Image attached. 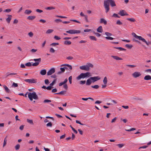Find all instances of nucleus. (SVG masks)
Masks as SVG:
<instances>
[{
  "label": "nucleus",
  "instance_id": "1a4fd4ad",
  "mask_svg": "<svg viewBox=\"0 0 151 151\" xmlns=\"http://www.w3.org/2000/svg\"><path fill=\"white\" fill-rule=\"evenodd\" d=\"M55 69L54 68H52L50 69L47 72V75L48 76H50L53 74L55 72Z\"/></svg>",
  "mask_w": 151,
  "mask_h": 151
},
{
  "label": "nucleus",
  "instance_id": "58836bf2",
  "mask_svg": "<svg viewBox=\"0 0 151 151\" xmlns=\"http://www.w3.org/2000/svg\"><path fill=\"white\" fill-rule=\"evenodd\" d=\"M27 121L28 122L30 123L31 124H33V123L32 120H30L28 119H27Z\"/></svg>",
  "mask_w": 151,
  "mask_h": 151
},
{
  "label": "nucleus",
  "instance_id": "9d476101",
  "mask_svg": "<svg viewBox=\"0 0 151 151\" xmlns=\"http://www.w3.org/2000/svg\"><path fill=\"white\" fill-rule=\"evenodd\" d=\"M90 79L92 80V82L93 83L95 81H97L100 79V78L99 76H95L94 77H90Z\"/></svg>",
  "mask_w": 151,
  "mask_h": 151
},
{
  "label": "nucleus",
  "instance_id": "f8f14e48",
  "mask_svg": "<svg viewBox=\"0 0 151 151\" xmlns=\"http://www.w3.org/2000/svg\"><path fill=\"white\" fill-rule=\"evenodd\" d=\"M80 68L82 70H85L87 71H88V68L87 67V65H83L80 67Z\"/></svg>",
  "mask_w": 151,
  "mask_h": 151
},
{
  "label": "nucleus",
  "instance_id": "ddd939ff",
  "mask_svg": "<svg viewBox=\"0 0 151 151\" xmlns=\"http://www.w3.org/2000/svg\"><path fill=\"white\" fill-rule=\"evenodd\" d=\"M100 23L101 24L103 23L104 25L107 24L106 21L104 18H101L100 19Z\"/></svg>",
  "mask_w": 151,
  "mask_h": 151
},
{
  "label": "nucleus",
  "instance_id": "4c0bfd02",
  "mask_svg": "<svg viewBox=\"0 0 151 151\" xmlns=\"http://www.w3.org/2000/svg\"><path fill=\"white\" fill-rule=\"evenodd\" d=\"M20 145L19 144H17L15 146V148L16 150H18L20 148Z\"/></svg>",
  "mask_w": 151,
  "mask_h": 151
},
{
  "label": "nucleus",
  "instance_id": "aec40b11",
  "mask_svg": "<svg viewBox=\"0 0 151 151\" xmlns=\"http://www.w3.org/2000/svg\"><path fill=\"white\" fill-rule=\"evenodd\" d=\"M8 16L9 17L6 19V20L8 23H9L12 19V15H8Z\"/></svg>",
  "mask_w": 151,
  "mask_h": 151
},
{
  "label": "nucleus",
  "instance_id": "473e14b6",
  "mask_svg": "<svg viewBox=\"0 0 151 151\" xmlns=\"http://www.w3.org/2000/svg\"><path fill=\"white\" fill-rule=\"evenodd\" d=\"M127 19L131 22H134L136 21L135 19L133 18H127Z\"/></svg>",
  "mask_w": 151,
  "mask_h": 151
},
{
  "label": "nucleus",
  "instance_id": "dca6fc26",
  "mask_svg": "<svg viewBox=\"0 0 151 151\" xmlns=\"http://www.w3.org/2000/svg\"><path fill=\"white\" fill-rule=\"evenodd\" d=\"M97 31L99 33H101L103 32V29L102 26H99L97 29Z\"/></svg>",
  "mask_w": 151,
  "mask_h": 151
},
{
  "label": "nucleus",
  "instance_id": "e433bc0d",
  "mask_svg": "<svg viewBox=\"0 0 151 151\" xmlns=\"http://www.w3.org/2000/svg\"><path fill=\"white\" fill-rule=\"evenodd\" d=\"M53 31V30L52 29H49L47 30L46 32V34H50Z\"/></svg>",
  "mask_w": 151,
  "mask_h": 151
},
{
  "label": "nucleus",
  "instance_id": "09e8293b",
  "mask_svg": "<svg viewBox=\"0 0 151 151\" xmlns=\"http://www.w3.org/2000/svg\"><path fill=\"white\" fill-rule=\"evenodd\" d=\"M72 76H70L68 78V80L69 82V83L70 84H71L72 83Z\"/></svg>",
  "mask_w": 151,
  "mask_h": 151
},
{
  "label": "nucleus",
  "instance_id": "f03ea898",
  "mask_svg": "<svg viewBox=\"0 0 151 151\" xmlns=\"http://www.w3.org/2000/svg\"><path fill=\"white\" fill-rule=\"evenodd\" d=\"M90 74L91 73L88 72L86 73H81L79 76L77 77L76 79L79 80L82 78H84L86 77H88L91 76Z\"/></svg>",
  "mask_w": 151,
  "mask_h": 151
},
{
  "label": "nucleus",
  "instance_id": "79ce46f5",
  "mask_svg": "<svg viewBox=\"0 0 151 151\" xmlns=\"http://www.w3.org/2000/svg\"><path fill=\"white\" fill-rule=\"evenodd\" d=\"M133 36L136 39H139V37L140 36H138L135 33H133Z\"/></svg>",
  "mask_w": 151,
  "mask_h": 151
},
{
  "label": "nucleus",
  "instance_id": "f3484780",
  "mask_svg": "<svg viewBox=\"0 0 151 151\" xmlns=\"http://www.w3.org/2000/svg\"><path fill=\"white\" fill-rule=\"evenodd\" d=\"M92 81L90 78L89 79L87 80L86 82V84L88 86L90 85L91 83L92 82Z\"/></svg>",
  "mask_w": 151,
  "mask_h": 151
},
{
  "label": "nucleus",
  "instance_id": "7c9ffc66",
  "mask_svg": "<svg viewBox=\"0 0 151 151\" xmlns=\"http://www.w3.org/2000/svg\"><path fill=\"white\" fill-rule=\"evenodd\" d=\"M32 12V11L30 10H28V9H27L25 10L24 12V13L25 14H29L31 13Z\"/></svg>",
  "mask_w": 151,
  "mask_h": 151
},
{
  "label": "nucleus",
  "instance_id": "49530a36",
  "mask_svg": "<svg viewBox=\"0 0 151 151\" xmlns=\"http://www.w3.org/2000/svg\"><path fill=\"white\" fill-rule=\"evenodd\" d=\"M116 24L118 25H122V23L119 20H118L117 21Z\"/></svg>",
  "mask_w": 151,
  "mask_h": 151
},
{
  "label": "nucleus",
  "instance_id": "412c9836",
  "mask_svg": "<svg viewBox=\"0 0 151 151\" xmlns=\"http://www.w3.org/2000/svg\"><path fill=\"white\" fill-rule=\"evenodd\" d=\"M40 73L42 75H45L46 73V70L45 69L42 70L40 71Z\"/></svg>",
  "mask_w": 151,
  "mask_h": 151
},
{
  "label": "nucleus",
  "instance_id": "6e6d98bb",
  "mask_svg": "<svg viewBox=\"0 0 151 151\" xmlns=\"http://www.w3.org/2000/svg\"><path fill=\"white\" fill-rule=\"evenodd\" d=\"M50 52L54 53L55 52V50L52 48H51L50 49Z\"/></svg>",
  "mask_w": 151,
  "mask_h": 151
},
{
  "label": "nucleus",
  "instance_id": "0e129e2a",
  "mask_svg": "<svg viewBox=\"0 0 151 151\" xmlns=\"http://www.w3.org/2000/svg\"><path fill=\"white\" fill-rule=\"evenodd\" d=\"M28 35L30 37H32L33 35V34L32 32H30L29 33Z\"/></svg>",
  "mask_w": 151,
  "mask_h": 151
},
{
  "label": "nucleus",
  "instance_id": "bb28decb",
  "mask_svg": "<svg viewBox=\"0 0 151 151\" xmlns=\"http://www.w3.org/2000/svg\"><path fill=\"white\" fill-rule=\"evenodd\" d=\"M89 38L92 40L96 41L97 40L96 37L93 36H90L89 37Z\"/></svg>",
  "mask_w": 151,
  "mask_h": 151
},
{
  "label": "nucleus",
  "instance_id": "774afa93",
  "mask_svg": "<svg viewBox=\"0 0 151 151\" xmlns=\"http://www.w3.org/2000/svg\"><path fill=\"white\" fill-rule=\"evenodd\" d=\"M36 11L37 12H39V13H40L42 12H43V11L42 10H40V9H36Z\"/></svg>",
  "mask_w": 151,
  "mask_h": 151
},
{
  "label": "nucleus",
  "instance_id": "864d4df0",
  "mask_svg": "<svg viewBox=\"0 0 151 151\" xmlns=\"http://www.w3.org/2000/svg\"><path fill=\"white\" fill-rule=\"evenodd\" d=\"M94 33L97 37H100L101 35V34L98 32H94Z\"/></svg>",
  "mask_w": 151,
  "mask_h": 151
},
{
  "label": "nucleus",
  "instance_id": "a211bd4d",
  "mask_svg": "<svg viewBox=\"0 0 151 151\" xmlns=\"http://www.w3.org/2000/svg\"><path fill=\"white\" fill-rule=\"evenodd\" d=\"M63 66H67L68 67V68H69V69L70 70H72V66L68 64H62L60 65L61 67Z\"/></svg>",
  "mask_w": 151,
  "mask_h": 151
},
{
  "label": "nucleus",
  "instance_id": "4468645a",
  "mask_svg": "<svg viewBox=\"0 0 151 151\" xmlns=\"http://www.w3.org/2000/svg\"><path fill=\"white\" fill-rule=\"evenodd\" d=\"M111 57L116 60H123L122 58H120L117 56L111 55Z\"/></svg>",
  "mask_w": 151,
  "mask_h": 151
},
{
  "label": "nucleus",
  "instance_id": "39448f33",
  "mask_svg": "<svg viewBox=\"0 0 151 151\" xmlns=\"http://www.w3.org/2000/svg\"><path fill=\"white\" fill-rule=\"evenodd\" d=\"M41 58H39L38 59H33V60L36 62L33 63L32 64V66H37L40 63L41 61Z\"/></svg>",
  "mask_w": 151,
  "mask_h": 151
},
{
  "label": "nucleus",
  "instance_id": "423d86ee",
  "mask_svg": "<svg viewBox=\"0 0 151 151\" xmlns=\"http://www.w3.org/2000/svg\"><path fill=\"white\" fill-rule=\"evenodd\" d=\"M105 34L107 36V37H105V38L106 39L110 40H113L114 39V38H113L110 37L112 35L111 33L109 32H105Z\"/></svg>",
  "mask_w": 151,
  "mask_h": 151
},
{
  "label": "nucleus",
  "instance_id": "6ab92c4d",
  "mask_svg": "<svg viewBox=\"0 0 151 151\" xmlns=\"http://www.w3.org/2000/svg\"><path fill=\"white\" fill-rule=\"evenodd\" d=\"M144 79L145 80H151V76L149 75H146L145 76Z\"/></svg>",
  "mask_w": 151,
  "mask_h": 151
},
{
  "label": "nucleus",
  "instance_id": "a878e982",
  "mask_svg": "<svg viewBox=\"0 0 151 151\" xmlns=\"http://www.w3.org/2000/svg\"><path fill=\"white\" fill-rule=\"evenodd\" d=\"M124 12L125 11L124 10H121L119 11L118 14L120 15L121 16H124Z\"/></svg>",
  "mask_w": 151,
  "mask_h": 151
},
{
  "label": "nucleus",
  "instance_id": "e2e57ef3",
  "mask_svg": "<svg viewBox=\"0 0 151 151\" xmlns=\"http://www.w3.org/2000/svg\"><path fill=\"white\" fill-rule=\"evenodd\" d=\"M18 86V85L17 84L14 83H13L12 85V86H14L15 87H17Z\"/></svg>",
  "mask_w": 151,
  "mask_h": 151
},
{
  "label": "nucleus",
  "instance_id": "5701e85b",
  "mask_svg": "<svg viewBox=\"0 0 151 151\" xmlns=\"http://www.w3.org/2000/svg\"><path fill=\"white\" fill-rule=\"evenodd\" d=\"M36 17L35 16H29L27 17V19L32 20L34 19Z\"/></svg>",
  "mask_w": 151,
  "mask_h": 151
},
{
  "label": "nucleus",
  "instance_id": "2f4dec72",
  "mask_svg": "<svg viewBox=\"0 0 151 151\" xmlns=\"http://www.w3.org/2000/svg\"><path fill=\"white\" fill-rule=\"evenodd\" d=\"M56 80L57 79L56 78L50 84V85L52 86L56 83Z\"/></svg>",
  "mask_w": 151,
  "mask_h": 151
},
{
  "label": "nucleus",
  "instance_id": "5fc2aeb1",
  "mask_svg": "<svg viewBox=\"0 0 151 151\" xmlns=\"http://www.w3.org/2000/svg\"><path fill=\"white\" fill-rule=\"evenodd\" d=\"M39 22L42 23H45L46 22V20L43 19H40L39 20Z\"/></svg>",
  "mask_w": 151,
  "mask_h": 151
},
{
  "label": "nucleus",
  "instance_id": "4d7b16f0",
  "mask_svg": "<svg viewBox=\"0 0 151 151\" xmlns=\"http://www.w3.org/2000/svg\"><path fill=\"white\" fill-rule=\"evenodd\" d=\"M54 38L56 40H59L60 39V37L56 35H55L54 37Z\"/></svg>",
  "mask_w": 151,
  "mask_h": 151
},
{
  "label": "nucleus",
  "instance_id": "0eeeda50",
  "mask_svg": "<svg viewBox=\"0 0 151 151\" xmlns=\"http://www.w3.org/2000/svg\"><path fill=\"white\" fill-rule=\"evenodd\" d=\"M24 81L27 82H28L29 83H37V80L33 78L32 79H26Z\"/></svg>",
  "mask_w": 151,
  "mask_h": 151
},
{
  "label": "nucleus",
  "instance_id": "de8ad7c7",
  "mask_svg": "<svg viewBox=\"0 0 151 151\" xmlns=\"http://www.w3.org/2000/svg\"><path fill=\"white\" fill-rule=\"evenodd\" d=\"M53 87L52 86H49L47 87L46 89L48 90H51L52 88H53Z\"/></svg>",
  "mask_w": 151,
  "mask_h": 151
},
{
  "label": "nucleus",
  "instance_id": "c9c22d12",
  "mask_svg": "<svg viewBox=\"0 0 151 151\" xmlns=\"http://www.w3.org/2000/svg\"><path fill=\"white\" fill-rule=\"evenodd\" d=\"M125 46L129 49H131L133 47V45H131L126 44Z\"/></svg>",
  "mask_w": 151,
  "mask_h": 151
},
{
  "label": "nucleus",
  "instance_id": "7ed1b4c3",
  "mask_svg": "<svg viewBox=\"0 0 151 151\" xmlns=\"http://www.w3.org/2000/svg\"><path fill=\"white\" fill-rule=\"evenodd\" d=\"M66 32L71 34H79L81 32V31L80 30H76L71 29L68 31H66Z\"/></svg>",
  "mask_w": 151,
  "mask_h": 151
},
{
  "label": "nucleus",
  "instance_id": "a19ab883",
  "mask_svg": "<svg viewBox=\"0 0 151 151\" xmlns=\"http://www.w3.org/2000/svg\"><path fill=\"white\" fill-rule=\"evenodd\" d=\"M25 65L28 67H30L32 65V64H31L30 62L27 63L25 64Z\"/></svg>",
  "mask_w": 151,
  "mask_h": 151
},
{
  "label": "nucleus",
  "instance_id": "cd10ccee",
  "mask_svg": "<svg viewBox=\"0 0 151 151\" xmlns=\"http://www.w3.org/2000/svg\"><path fill=\"white\" fill-rule=\"evenodd\" d=\"M114 48L115 49H117L118 50H119L120 51H122V50H124V51H126V50L124 48H123L122 47H114Z\"/></svg>",
  "mask_w": 151,
  "mask_h": 151
},
{
  "label": "nucleus",
  "instance_id": "a18cd8bd",
  "mask_svg": "<svg viewBox=\"0 0 151 151\" xmlns=\"http://www.w3.org/2000/svg\"><path fill=\"white\" fill-rule=\"evenodd\" d=\"M112 17H118V18H120V17L119 16V15H118V14H116V13H114L113 15L112 16Z\"/></svg>",
  "mask_w": 151,
  "mask_h": 151
},
{
  "label": "nucleus",
  "instance_id": "6e6552de",
  "mask_svg": "<svg viewBox=\"0 0 151 151\" xmlns=\"http://www.w3.org/2000/svg\"><path fill=\"white\" fill-rule=\"evenodd\" d=\"M107 2H108V4H110L112 7H114L116 6V4L114 0H106Z\"/></svg>",
  "mask_w": 151,
  "mask_h": 151
},
{
  "label": "nucleus",
  "instance_id": "052dcab7",
  "mask_svg": "<svg viewBox=\"0 0 151 151\" xmlns=\"http://www.w3.org/2000/svg\"><path fill=\"white\" fill-rule=\"evenodd\" d=\"M85 17V20L86 21V22H89L88 20V16L86 15H85V16H84Z\"/></svg>",
  "mask_w": 151,
  "mask_h": 151
},
{
  "label": "nucleus",
  "instance_id": "680f3d73",
  "mask_svg": "<svg viewBox=\"0 0 151 151\" xmlns=\"http://www.w3.org/2000/svg\"><path fill=\"white\" fill-rule=\"evenodd\" d=\"M45 83L46 84L48 85L49 83V81L48 79H46L45 80Z\"/></svg>",
  "mask_w": 151,
  "mask_h": 151
},
{
  "label": "nucleus",
  "instance_id": "c03bdc74",
  "mask_svg": "<svg viewBox=\"0 0 151 151\" xmlns=\"http://www.w3.org/2000/svg\"><path fill=\"white\" fill-rule=\"evenodd\" d=\"M120 148H121L124 146V144H119L116 145Z\"/></svg>",
  "mask_w": 151,
  "mask_h": 151
},
{
  "label": "nucleus",
  "instance_id": "f257e3e1",
  "mask_svg": "<svg viewBox=\"0 0 151 151\" xmlns=\"http://www.w3.org/2000/svg\"><path fill=\"white\" fill-rule=\"evenodd\" d=\"M28 97L30 101H32L33 99L37 100L38 99V96L35 92H29Z\"/></svg>",
  "mask_w": 151,
  "mask_h": 151
},
{
  "label": "nucleus",
  "instance_id": "9b49d317",
  "mask_svg": "<svg viewBox=\"0 0 151 151\" xmlns=\"http://www.w3.org/2000/svg\"><path fill=\"white\" fill-rule=\"evenodd\" d=\"M141 75L140 72H135L132 74V76L135 78L139 77Z\"/></svg>",
  "mask_w": 151,
  "mask_h": 151
},
{
  "label": "nucleus",
  "instance_id": "ea45409f",
  "mask_svg": "<svg viewBox=\"0 0 151 151\" xmlns=\"http://www.w3.org/2000/svg\"><path fill=\"white\" fill-rule=\"evenodd\" d=\"M59 45V43H56L54 42L52 43L50 45V46H55L56 45Z\"/></svg>",
  "mask_w": 151,
  "mask_h": 151
},
{
  "label": "nucleus",
  "instance_id": "4be33fe9",
  "mask_svg": "<svg viewBox=\"0 0 151 151\" xmlns=\"http://www.w3.org/2000/svg\"><path fill=\"white\" fill-rule=\"evenodd\" d=\"M138 40L141 41L143 42H145V43L147 42L146 40L141 36H140L138 39Z\"/></svg>",
  "mask_w": 151,
  "mask_h": 151
},
{
  "label": "nucleus",
  "instance_id": "393cba45",
  "mask_svg": "<svg viewBox=\"0 0 151 151\" xmlns=\"http://www.w3.org/2000/svg\"><path fill=\"white\" fill-rule=\"evenodd\" d=\"M64 44L65 45H69L71 44V42L70 41L65 40L64 41Z\"/></svg>",
  "mask_w": 151,
  "mask_h": 151
},
{
  "label": "nucleus",
  "instance_id": "2eb2a0df",
  "mask_svg": "<svg viewBox=\"0 0 151 151\" xmlns=\"http://www.w3.org/2000/svg\"><path fill=\"white\" fill-rule=\"evenodd\" d=\"M3 87L4 88L6 92L7 93H9L10 92V90L9 88L6 85H4L3 86Z\"/></svg>",
  "mask_w": 151,
  "mask_h": 151
},
{
  "label": "nucleus",
  "instance_id": "69168bd1",
  "mask_svg": "<svg viewBox=\"0 0 151 151\" xmlns=\"http://www.w3.org/2000/svg\"><path fill=\"white\" fill-rule=\"evenodd\" d=\"M86 81H80V83L81 84H83L86 83Z\"/></svg>",
  "mask_w": 151,
  "mask_h": 151
},
{
  "label": "nucleus",
  "instance_id": "13d9d810",
  "mask_svg": "<svg viewBox=\"0 0 151 151\" xmlns=\"http://www.w3.org/2000/svg\"><path fill=\"white\" fill-rule=\"evenodd\" d=\"M11 9H6L4 11V12H9L11 11Z\"/></svg>",
  "mask_w": 151,
  "mask_h": 151
},
{
  "label": "nucleus",
  "instance_id": "f704fd0d",
  "mask_svg": "<svg viewBox=\"0 0 151 151\" xmlns=\"http://www.w3.org/2000/svg\"><path fill=\"white\" fill-rule=\"evenodd\" d=\"M55 9V8L52 6H49L48 7L45 8L46 10H50L52 9Z\"/></svg>",
  "mask_w": 151,
  "mask_h": 151
},
{
  "label": "nucleus",
  "instance_id": "72a5a7b5",
  "mask_svg": "<svg viewBox=\"0 0 151 151\" xmlns=\"http://www.w3.org/2000/svg\"><path fill=\"white\" fill-rule=\"evenodd\" d=\"M91 87L93 88L96 89L99 88V86L97 85H95L94 86H91Z\"/></svg>",
  "mask_w": 151,
  "mask_h": 151
},
{
  "label": "nucleus",
  "instance_id": "c756f323",
  "mask_svg": "<svg viewBox=\"0 0 151 151\" xmlns=\"http://www.w3.org/2000/svg\"><path fill=\"white\" fill-rule=\"evenodd\" d=\"M87 67L88 68V70H89L90 67L93 68V65L91 63H89L86 65Z\"/></svg>",
  "mask_w": 151,
  "mask_h": 151
},
{
  "label": "nucleus",
  "instance_id": "37998d69",
  "mask_svg": "<svg viewBox=\"0 0 151 151\" xmlns=\"http://www.w3.org/2000/svg\"><path fill=\"white\" fill-rule=\"evenodd\" d=\"M76 123H77V124H80V125H86V126H87L86 124H83V123H81L80 121H79L78 120H76Z\"/></svg>",
  "mask_w": 151,
  "mask_h": 151
},
{
  "label": "nucleus",
  "instance_id": "603ef678",
  "mask_svg": "<svg viewBox=\"0 0 151 151\" xmlns=\"http://www.w3.org/2000/svg\"><path fill=\"white\" fill-rule=\"evenodd\" d=\"M51 102V101L50 100H48V99H45L43 103H49L50 102Z\"/></svg>",
  "mask_w": 151,
  "mask_h": 151
},
{
  "label": "nucleus",
  "instance_id": "3c124183",
  "mask_svg": "<svg viewBox=\"0 0 151 151\" xmlns=\"http://www.w3.org/2000/svg\"><path fill=\"white\" fill-rule=\"evenodd\" d=\"M52 123L51 122L48 123L47 124L46 126L47 127H51L52 126Z\"/></svg>",
  "mask_w": 151,
  "mask_h": 151
},
{
  "label": "nucleus",
  "instance_id": "bf43d9fd",
  "mask_svg": "<svg viewBox=\"0 0 151 151\" xmlns=\"http://www.w3.org/2000/svg\"><path fill=\"white\" fill-rule=\"evenodd\" d=\"M60 69L61 70L60 71L62 73H63V72H64L65 71L64 67L63 68H61V67L60 68Z\"/></svg>",
  "mask_w": 151,
  "mask_h": 151
},
{
  "label": "nucleus",
  "instance_id": "338daca9",
  "mask_svg": "<svg viewBox=\"0 0 151 151\" xmlns=\"http://www.w3.org/2000/svg\"><path fill=\"white\" fill-rule=\"evenodd\" d=\"M91 30L90 29H86L84 30V32H90Z\"/></svg>",
  "mask_w": 151,
  "mask_h": 151
},
{
  "label": "nucleus",
  "instance_id": "20e7f679",
  "mask_svg": "<svg viewBox=\"0 0 151 151\" xmlns=\"http://www.w3.org/2000/svg\"><path fill=\"white\" fill-rule=\"evenodd\" d=\"M104 6L106 9V12L107 13L109 10V5L106 0L104 1Z\"/></svg>",
  "mask_w": 151,
  "mask_h": 151
},
{
  "label": "nucleus",
  "instance_id": "b1692460",
  "mask_svg": "<svg viewBox=\"0 0 151 151\" xmlns=\"http://www.w3.org/2000/svg\"><path fill=\"white\" fill-rule=\"evenodd\" d=\"M66 91H61L59 93H55V94H61V95H64L65 94V93L66 92Z\"/></svg>",
  "mask_w": 151,
  "mask_h": 151
},
{
  "label": "nucleus",
  "instance_id": "8fccbe9b",
  "mask_svg": "<svg viewBox=\"0 0 151 151\" xmlns=\"http://www.w3.org/2000/svg\"><path fill=\"white\" fill-rule=\"evenodd\" d=\"M136 129L135 128H132L131 129H125V130L127 132H130L135 130Z\"/></svg>",
  "mask_w": 151,
  "mask_h": 151
},
{
  "label": "nucleus",
  "instance_id": "c85d7f7f",
  "mask_svg": "<svg viewBox=\"0 0 151 151\" xmlns=\"http://www.w3.org/2000/svg\"><path fill=\"white\" fill-rule=\"evenodd\" d=\"M103 82L104 84H106L107 83V78L106 77H104Z\"/></svg>",
  "mask_w": 151,
  "mask_h": 151
}]
</instances>
